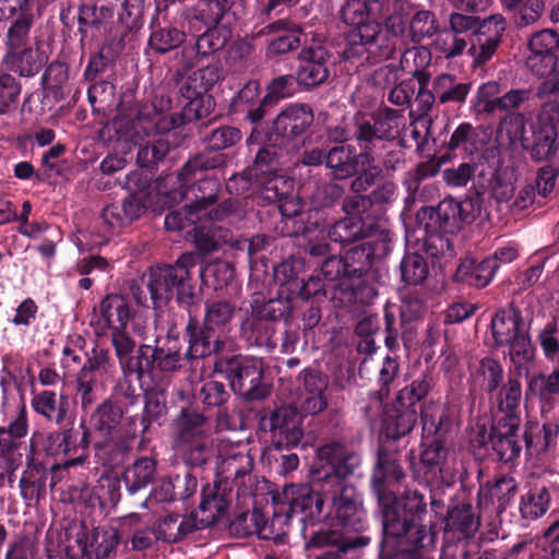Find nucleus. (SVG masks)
<instances>
[{
  "mask_svg": "<svg viewBox=\"0 0 559 559\" xmlns=\"http://www.w3.org/2000/svg\"><path fill=\"white\" fill-rule=\"evenodd\" d=\"M361 464L359 453L345 442L330 440L317 449L313 480L338 523L356 533L365 528L367 513L362 497L349 478Z\"/></svg>",
  "mask_w": 559,
  "mask_h": 559,
  "instance_id": "f257e3e1",
  "label": "nucleus"
},
{
  "mask_svg": "<svg viewBox=\"0 0 559 559\" xmlns=\"http://www.w3.org/2000/svg\"><path fill=\"white\" fill-rule=\"evenodd\" d=\"M405 472L384 444L377 450V461L371 475V491L374 496L381 523H388L392 532L417 520H425L428 514L426 496L418 489L406 488L401 495L390 489V483H401Z\"/></svg>",
  "mask_w": 559,
  "mask_h": 559,
  "instance_id": "f03ea898",
  "label": "nucleus"
},
{
  "mask_svg": "<svg viewBox=\"0 0 559 559\" xmlns=\"http://www.w3.org/2000/svg\"><path fill=\"white\" fill-rule=\"evenodd\" d=\"M195 307L186 308L188 321L185 326L183 340L188 344L185 357L188 360L206 359L213 352L236 346V342L227 334L231 330V321L236 307L228 300H207L204 316L200 320Z\"/></svg>",
  "mask_w": 559,
  "mask_h": 559,
  "instance_id": "7ed1b4c3",
  "label": "nucleus"
},
{
  "mask_svg": "<svg viewBox=\"0 0 559 559\" xmlns=\"http://www.w3.org/2000/svg\"><path fill=\"white\" fill-rule=\"evenodd\" d=\"M224 79L218 61L202 67L189 74L179 84V112L166 116L156 112L154 127L158 132L171 131L180 126L209 117L215 109V99L210 91Z\"/></svg>",
  "mask_w": 559,
  "mask_h": 559,
  "instance_id": "20e7f679",
  "label": "nucleus"
},
{
  "mask_svg": "<svg viewBox=\"0 0 559 559\" xmlns=\"http://www.w3.org/2000/svg\"><path fill=\"white\" fill-rule=\"evenodd\" d=\"M138 413H128L126 408L105 400L91 415V426L105 438L96 444L97 455L103 464L116 467L123 464L138 439Z\"/></svg>",
  "mask_w": 559,
  "mask_h": 559,
  "instance_id": "39448f33",
  "label": "nucleus"
},
{
  "mask_svg": "<svg viewBox=\"0 0 559 559\" xmlns=\"http://www.w3.org/2000/svg\"><path fill=\"white\" fill-rule=\"evenodd\" d=\"M212 357L213 373L226 380L234 394L246 402L269 396L270 386L264 381L265 365L262 358L239 353L237 345L213 352Z\"/></svg>",
  "mask_w": 559,
  "mask_h": 559,
  "instance_id": "423d86ee",
  "label": "nucleus"
},
{
  "mask_svg": "<svg viewBox=\"0 0 559 559\" xmlns=\"http://www.w3.org/2000/svg\"><path fill=\"white\" fill-rule=\"evenodd\" d=\"M198 259L195 253L186 252L174 264L159 263L148 267L146 286L155 308L166 305L174 296L183 309L201 302L191 277V269Z\"/></svg>",
  "mask_w": 559,
  "mask_h": 559,
  "instance_id": "0eeeda50",
  "label": "nucleus"
},
{
  "mask_svg": "<svg viewBox=\"0 0 559 559\" xmlns=\"http://www.w3.org/2000/svg\"><path fill=\"white\" fill-rule=\"evenodd\" d=\"M273 276L278 287L277 296L269 300L283 301L292 313L295 299L324 302L335 297V285L325 283L319 274H308L300 257L292 255L274 265Z\"/></svg>",
  "mask_w": 559,
  "mask_h": 559,
  "instance_id": "6e6552de",
  "label": "nucleus"
},
{
  "mask_svg": "<svg viewBox=\"0 0 559 559\" xmlns=\"http://www.w3.org/2000/svg\"><path fill=\"white\" fill-rule=\"evenodd\" d=\"M240 323V337L249 347L272 353L278 346L281 321L290 320L289 307L278 300H254Z\"/></svg>",
  "mask_w": 559,
  "mask_h": 559,
  "instance_id": "1a4fd4ad",
  "label": "nucleus"
},
{
  "mask_svg": "<svg viewBox=\"0 0 559 559\" xmlns=\"http://www.w3.org/2000/svg\"><path fill=\"white\" fill-rule=\"evenodd\" d=\"M404 122L403 110L380 106L374 110L357 111L352 118L353 134L359 150L376 156L377 145L393 142L400 136Z\"/></svg>",
  "mask_w": 559,
  "mask_h": 559,
  "instance_id": "9d476101",
  "label": "nucleus"
},
{
  "mask_svg": "<svg viewBox=\"0 0 559 559\" xmlns=\"http://www.w3.org/2000/svg\"><path fill=\"white\" fill-rule=\"evenodd\" d=\"M491 333L498 347H508L509 356L516 366L520 376L521 362L534 359L535 348L522 311L511 301L507 307L496 311L490 322Z\"/></svg>",
  "mask_w": 559,
  "mask_h": 559,
  "instance_id": "9b49d317",
  "label": "nucleus"
},
{
  "mask_svg": "<svg viewBox=\"0 0 559 559\" xmlns=\"http://www.w3.org/2000/svg\"><path fill=\"white\" fill-rule=\"evenodd\" d=\"M514 128V135H520V142L531 159L535 163L546 162L557 153L558 129L552 117L539 115L536 120L525 122L521 112L508 116Z\"/></svg>",
  "mask_w": 559,
  "mask_h": 559,
  "instance_id": "f8f14e48",
  "label": "nucleus"
},
{
  "mask_svg": "<svg viewBox=\"0 0 559 559\" xmlns=\"http://www.w3.org/2000/svg\"><path fill=\"white\" fill-rule=\"evenodd\" d=\"M242 139L239 128L229 124H219L211 128L203 136L205 150L190 157L180 169V178L190 181L197 171H207L226 165L227 156L221 151L230 148Z\"/></svg>",
  "mask_w": 559,
  "mask_h": 559,
  "instance_id": "ddd939ff",
  "label": "nucleus"
},
{
  "mask_svg": "<svg viewBox=\"0 0 559 559\" xmlns=\"http://www.w3.org/2000/svg\"><path fill=\"white\" fill-rule=\"evenodd\" d=\"M306 417L301 414L299 405L284 404L264 412L259 418V428L270 433V442L274 449L292 450L302 443V419Z\"/></svg>",
  "mask_w": 559,
  "mask_h": 559,
  "instance_id": "4468645a",
  "label": "nucleus"
},
{
  "mask_svg": "<svg viewBox=\"0 0 559 559\" xmlns=\"http://www.w3.org/2000/svg\"><path fill=\"white\" fill-rule=\"evenodd\" d=\"M333 66V53L322 40L314 36L305 38L294 71L297 86L304 92H312L324 85L331 76Z\"/></svg>",
  "mask_w": 559,
  "mask_h": 559,
  "instance_id": "2eb2a0df",
  "label": "nucleus"
},
{
  "mask_svg": "<svg viewBox=\"0 0 559 559\" xmlns=\"http://www.w3.org/2000/svg\"><path fill=\"white\" fill-rule=\"evenodd\" d=\"M115 150L128 154L140 145V100L138 99L136 76L126 83L120 93L117 114L111 121Z\"/></svg>",
  "mask_w": 559,
  "mask_h": 559,
  "instance_id": "dca6fc26",
  "label": "nucleus"
},
{
  "mask_svg": "<svg viewBox=\"0 0 559 559\" xmlns=\"http://www.w3.org/2000/svg\"><path fill=\"white\" fill-rule=\"evenodd\" d=\"M480 212V199L476 194H466L463 200L449 197L437 206H423L417 217L432 227H441L448 233H457L464 224L473 223Z\"/></svg>",
  "mask_w": 559,
  "mask_h": 559,
  "instance_id": "f3484780",
  "label": "nucleus"
},
{
  "mask_svg": "<svg viewBox=\"0 0 559 559\" xmlns=\"http://www.w3.org/2000/svg\"><path fill=\"white\" fill-rule=\"evenodd\" d=\"M402 528L389 530L388 523H382V539L377 559H419L428 537V526L425 520L403 524Z\"/></svg>",
  "mask_w": 559,
  "mask_h": 559,
  "instance_id": "a211bd4d",
  "label": "nucleus"
},
{
  "mask_svg": "<svg viewBox=\"0 0 559 559\" xmlns=\"http://www.w3.org/2000/svg\"><path fill=\"white\" fill-rule=\"evenodd\" d=\"M314 123L310 104L295 102L285 104L267 123V139L278 141L286 147L305 139Z\"/></svg>",
  "mask_w": 559,
  "mask_h": 559,
  "instance_id": "6ab92c4d",
  "label": "nucleus"
},
{
  "mask_svg": "<svg viewBox=\"0 0 559 559\" xmlns=\"http://www.w3.org/2000/svg\"><path fill=\"white\" fill-rule=\"evenodd\" d=\"M393 234L389 229H381L377 237L354 246L345 251L344 259L347 280L361 276H374L379 272L374 262L384 259L392 250Z\"/></svg>",
  "mask_w": 559,
  "mask_h": 559,
  "instance_id": "aec40b11",
  "label": "nucleus"
},
{
  "mask_svg": "<svg viewBox=\"0 0 559 559\" xmlns=\"http://www.w3.org/2000/svg\"><path fill=\"white\" fill-rule=\"evenodd\" d=\"M121 187L126 191L121 205L108 204L100 212L102 226L109 235L119 234L140 218V171L127 174Z\"/></svg>",
  "mask_w": 559,
  "mask_h": 559,
  "instance_id": "412c9836",
  "label": "nucleus"
},
{
  "mask_svg": "<svg viewBox=\"0 0 559 559\" xmlns=\"http://www.w3.org/2000/svg\"><path fill=\"white\" fill-rule=\"evenodd\" d=\"M241 456L249 455L238 453L226 457L222 463V473L225 474L224 478L215 480L212 487L206 485L202 489V497L198 508L201 513L206 514L205 518L201 519L202 527L216 523L226 512L231 492L228 479L242 462L240 461Z\"/></svg>",
  "mask_w": 559,
  "mask_h": 559,
  "instance_id": "4be33fe9",
  "label": "nucleus"
},
{
  "mask_svg": "<svg viewBox=\"0 0 559 559\" xmlns=\"http://www.w3.org/2000/svg\"><path fill=\"white\" fill-rule=\"evenodd\" d=\"M90 443L91 430L82 419L78 428L71 426L70 428L49 432L43 442V450L49 456H59L80 449L83 453L75 457L67 459L63 461V465L64 467L83 466L87 461V455L84 451L88 448Z\"/></svg>",
  "mask_w": 559,
  "mask_h": 559,
  "instance_id": "5701e85b",
  "label": "nucleus"
},
{
  "mask_svg": "<svg viewBox=\"0 0 559 559\" xmlns=\"http://www.w3.org/2000/svg\"><path fill=\"white\" fill-rule=\"evenodd\" d=\"M522 419H492L488 432L491 454L498 462L514 464L524 445Z\"/></svg>",
  "mask_w": 559,
  "mask_h": 559,
  "instance_id": "b1692460",
  "label": "nucleus"
},
{
  "mask_svg": "<svg viewBox=\"0 0 559 559\" xmlns=\"http://www.w3.org/2000/svg\"><path fill=\"white\" fill-rule=\"evenodd\" d=\"M300 535L305 542V550L337 549L342 545L346 547H366L370 544V537L364 535H347L343 531L320 523V520L307 523L306 518H300Z\"/></svg>",
  "mask_w": 559,
  "mask_h": 559,
  "instance_id": "393cba45",
  "label": "nucleus"
},
{
  "mask_svg": "<svg viewBox=\"0 0 559 559\" xmlns=\"http://www.w3.org/2000/svg\"><path fill=\"white\" fill-rule=\"evenodd\" d=\"M361 37L369 45V55L374 63L395 58L406 50L407 35L402 33L397 24H386L381 19L377 23L362 26Z\"/></svg>",
  "mask_w": 559,
  "mask_h": 559,
  "instance_id": "a878e982",
  "label": "nucleus"
},
{
  "mask_svg": "<svg viewBox=\"0 0 559 559\" xmlns=\"http://www.w3.org/2000/svg\"><path fill=\"white\" fill-rule=\"evenodd\" d=\"M300 390L299 406L302 415L316 416L328 407L329 377L320 368L309 366L297 376Z\"/></svg>",
  "mask_w": 559,
  "mask_h": 559,
  "instance_id": "bb28decb",
  "label": "nucleus"
},
{
  "mask_svg": "<svg viewBox=\"0 0 559 559\" xmlns=\"http://www.w3.org/2000/svg\"><path fill=\"white\" fill-rule=\"evenodd\" d=\"M204 173L197 171L190 181L185 182L181 180L179 171L177 176L179 191L170 192L174 194L170 197L174 201L177 200V195L180 201L190 200L189 204L192 205V210H197L203 217H205L207 209L217 203L221 188L218 178L203 175Z\"/></svg>",
  "mask_w": 559,
  "mask_h": 559,
  "instance_id": "cd10ccee",
  "label": "nucleus"
},
{
  "mask_svg": "<svg viewBox=\"0 0 559 559\" xmlns=\"http://www.w3.org/2000/svg\"><path fill=\"white\" fill-rule=\"evenodd\" d=\"M519 486L514 477L499 475L479 485L477 508L489 518L499 516L514 500Z\"/></svg>",
  "mask_w": 559,
  "mask_h": 559,
  "instance_id": "c85d7f7f",
  "label": "nucleus"
},
{
  "mask_svg": "<svg viewBox=\"0 0 559 559\" xmlns=\"http://www.w3.org/2000/svg\"><path fill=\"white\" fill-rule=\"evenodd\" d=\"M261 34L267 36L265 55L270 59L302 48L305 38H308L301 27L288 19H278L266 24L261 29Z\"/></svg>",
  "mask_w": 559,
  "mask_h": 559,
  "instance_id": "c756f323",
  "label": "nucleus"
},
{
  "mask_svg": "<svg viewBox=\"0 0 559 559\" xmlns=\"http://www.w3.org/2000/svg\"><path fill=\"white\" fill-rule=\"evenodd\" d=\"M481 514H476L471 501L453 498L442 519L444 533L457 540L469 539L479 530Z\"/></svg>",
  "mask_w": 559,
  "mask_h": 559,
  "instance_id": "7c9ffc66",
  "label": "nucleus"
},
{
  "mask_svg": "<svg viewBox=\"0 0 559 559\" xmlns=\"http://www.w3.org/2000/svg\"><path fill=\"white\" fill-rule=\"evenodd\" d=\"M155 345L142 344V361L145 360L146 368L152 372L155 369L160 371H174L180 367L181 346L178 334L170 329L165 340L157 336Z\"/></svg>",
  "mask_w": 559,
  "mask_h": 559,
  "instance_id": "2f4dec72",
  "label": "nucleus"
},
{
  "mask_svg": "<svg viewBox=\"0 0 559 559\" xmlns=\"http://www.w3.org/2000/svg\"><path fill=\"white\" fill-rule=\"evenodd\" d=\"M421 448L419 455L420 471L417 472L415 463L411 462L414 478L426 484H436L443 480L444 467L450 454L448 443H442L440 440L423 439Z\"/></svg>",
  "mask_w": 559,
  "mask_h": 559,
  "instance_id": "473e14b6",
  "label": "nucleus"
},
{
  "mask_svg": "<svg viewBox=\"0 0 559 559\" xmlns=\"http://www.w3.org/2000/svg\"><path fill=\"white\" fill-rule=\"evenodd\" d=\"M506 31V19L500 15H491L483 20L477 34L474 36L469 51L474 56V62L485 64L496 53Z\"/></svg>",
  "mask_w": 559,
  "mask_h": 559,
  "instance_id": "72a5a7b5",
  "label": "nucleus"
},
{
  "mask_svg": "<svg viewBox=\"0 0 559 559\" xmlns=\"http://www.w3.org/2000/svg\"><path fill=\"white\" fill-rule=\"evenodd\" d=\"M376 162V156L369 155L353 144L329 145L328 169L331 179L347 180L357 175L360 163Z\"/></svg>",
  "mask_w": 559,
  "mask_h": 559,
  "instance_id": "f704fd0d",
  "label": "nucleus"
},
{
  "mask_svg": "<svg viewBox=\"0 0 559 559\" xmlns=\"http://www.w3.org/2000/svg\"><path fill=\"white\" fill-rule=\"evenodd\" d=\"M28 448L26 465L20 478L19 487L25 500L38 502L40 498L46 496L50 471L56 467V464H52L49 468L46 467V465L36 457L34 442H31Z\"/></svg>",
  "mask_w": 559,
  "mask_h": 559,
  "instance_id": "c9c22d12",
  "label": "nucleus"
},
{
  "mask_svg": "<svg viewBox=\"0 0 559 559\" xmlns=\"http://www.w3.org/2000/svg\"><path fill=\"white\" fill-rule=\"evenodd\" d=\"M28 433L27 409L24 399L17 402V414L8 426H0V457L23 459L22 450L26 449L23 441Z\"/></svg>",
  "mask_w": 559,
  "mask_h": 559,
  "instance_id": "e433bc0d",
  "label": "nucleus"
},
{
  "mask_svg": "<svg viewBox=\"0 0 559 559\" xmlns=\"http://www.w3.org/2000/svg\"><path fill=\"white\" fill-rule=\"evenodd\" d=\"M146 107L142 105V134L150 136L151 134L157 135L152 140L144 143L142 140V177L147 178L144 171H147L153 177V170L156 166L164 162L165 157L170 151V143L165 138V134L169 131L158 132L154 127L156 121V114L151 118L144 114Z\"/></svg>",
  "mask_w": 559,
  "mask_h": 559,
  "instance_id": "4c0bfd02",
  "label": "nucleus"
},
{
  "mask_svg": "<svg viewBox=\"0 0 559 559\" xmlns=\"http://www.w3.org/2000/svg\"><path fill=\"white\" fill-rule=\"evenodd\" d=\"M229 10L228 0H198L183 10L182 16L190 33H200L203 28L217 26Z\"/></svg>",
  "mask_w": 559,
  "mask_h": 559,
  "instance_id": "58836bf2",
  "label": "nucleus"
},
{
  "mask_svg": "<svg viewBox=\"0 0 559 559\" xmlns=\"http://www.w3.org/2000/svg\"><path fill=\"white\" fill-rule=\"evenodd\" d=\"M380 326V332L384 335V345L392 354L400 350L401 343L407 345L415 334V326L406 323L396 304H385Z\"/></svg>",
  "mask_w": 559,
  "mask_h": 559,
  "instance_id": "ea45409f",
  "label": "nucleus"
},
{
  "mask_svg": "<svg viewBox=\"0 0 559 559\" xmlns=\"http://www.w3.org/2000/svg\"><path fill=\"white\" fill-rule=\"evenodd\" d=\"M526 395L537 397L542 418L551 419V414L559 405V368L549 374L538 373L528 379Z\"/></svg>",
  "mask_w": 559,
  "mask_h": 559,
  "instance_id": "a19ab883",
  "label": "nucleus"
},
{
  "mask_svg": "<svg viewBox=\"0 0 559 559\" xmlns=\"http://www.w3.org/2000/svg\"><path fill=\"white\" fill-rule=\"evenodd\" d=\"M261 84L258 80H249L231 98L229 110L243 115L252 124L260 123L269 114L267 107H262Z\"/></svg>",
  "mask_w": 559,
  "mask_h": 559,
  "instance_id": "79ce46f5",
  "label": "nucleus"
},
{
  "mask_svg": "<svg viewBox=\"0 0 559 559\" xmlns=\"http://www.w3.org/2000/svg\"><path fill=\"white\" fill-rule=\"evenodd\" d=\"M381 229L376 224H366L362 216H344L329 226L326 237L340 245H350L366 238H374Z\"/></svg>",
  "mask_w": 559,
  "mask_h": 559,
  "instance_id": "37998d69",
  "label": "nucleus"
},
{
  "mask_svg": "<svg viewBox=\"0 0 559 559\" xmlns=\"http://www.w3.org/2000/svg\"><path fill=\"white\" fill-rule=\"evenodd\" d=\"M420 413L415 408L396 405L392 402L383 409L382 435L388 440H400L408 436L415 428Z\"/></svg>",
  "mask_w": 559,
  "mask_h": 559,
  "instance_id": "c03bdc74",
  "label": "nucleus"
},
{
  "mask_svg": "<svg viewBox=\"0 0 559 559\" xmlns=\"http://www.w3.org/2000/svg\"><path fill=\"white\" fill-rule=\"evenodd\" d=\"M120 479L108 478L106 485L100 486L102 493L97 492L95 488L90 487L88 484L81 481L76 485L69 487V492L72 501H78L86 507L95 508L97 504L100 507L110 503L116 506L120 500Z\"/></svg>",
  "mask_w": 559,
  "mask_h": 559,
  "instance_id": "a18cd8bd",
  "label": "nucleus"
},
{
  "mask_svg": "<svg viewBox=\"0 0 559 559\" xmlns=\"http://www.w3.org/2000/svg\"><path fill=\"white\" fill-rule=\"evenodd\" d=\"M178 444L181 459L190 468L205 469L217 465L218 449L211 436L179 441Z\"/></svg>",
  "mask_w": 559,
  "mask_h": 559,
  "instance_id": "49530a36",
  "label": "nucleus"
},
{
  "mask_svg": "<svg viewBox=\"0 0 559 559\" xmlns=\"http://www.w3.org/2000/svg\"><path fill=\"white\" fill-rule=\"evenodd\" d=\"M120 4L118 11V27L120 36L118 41L127 46L128 52L138 55L140 32V0H117Z\"/></svg>",
  "mask_w": 559,
  "mask_h": 559,
  "instance_id": "de8ad7c7",
  "label": "nucleus"
},
{
  "mask_svg": "<svg viewBox=\"0 0 559 559\" xmlns=\"http://www.w3.org/2000/svg\"><path fill=\"white\" fill-rule=\"evenodd\" d=\"M439 134L441 152L443 154H451L452 158L456 156V152L463 155L473 156L479 150V132L471 122H461L450 134Z\"/></svg>",
  "mask_w": 559,
  "mask_h": 559,
  "instance_id": "09e8293b",
  "label": "nucleus"
},
{
  "mask_svg": "<svg viewBox=\"0 0 559 559\" xmlns=\"http://www.w3.org/2000/svg\"><path fill=\"white\" fill-rule=\"evenodd\" d=\"M385 0H346L341 8L342 21L353 29L362 28L381 19Z\"/></svg>",
  "mask_w": 559,
  "mask_h": 559,
  "instance_id": "8fccbe9b",
  "label": "nucleus"
},
{
  "mask_svg": "<svg viewBox=\"0 0 559 559\" xmlns=\"http://www.w3.org/2000/svg\"><path fill=\"white\" fill-rule=\"evenodd\" d=\"M151 35L147 41L146 55L151 51L165 53L178 48L186 40V33L168 21H160L159 16H152L150 24Z\"/></svg>",
  "mask_w": 559,
  "mask_h": 559,
  "instance_id": "3c124183",
  "label": "nucleus"
},
{
  "mask_svg": "<svg viewBox=\"0 0 559 559\" xmlns=\"http://www.w3.org/2000/svg\"><path fill=\"white\" fill-rule=\"evenodd\" d=\"M69 397L61 393L59 396L52 390L35 393L31 401L34 412L48 421L62 426L69 419Z\"/></svg>",
  "mask_w": 559,
  "mask_h": 559,
  "instance_id": "603ef678",
  "label": "nucleus"
},
{
  "mask_svg": "<svg viewBox=\"0 0 559 559\" xmlns=\"http://www.w3.org/2000/svg\"><path fill=\"white\" fill-rule=\"evenodd\" d=\"M496 273L493 261L486 258L477 261L472 257H466L461 260L453 280L472 287L485 288L492 282Z\"/></svg>",
  "mask_w": 559,
  "mask_h": 559,
  "instance_id": "864d4df0",
  "label": "nucleus"
},
{
  "mask_svg": "<svg viewBox=\"0 0 559 559\" xmlns=\"http://www.w3.org/2000/svg\"><path fill=\"white\" fill-rule=\"evenodd\" d=\"M557 492L554 485L535 484L521 496L519 510L523 519L534 521L547 513Z\"/></svg>",
  "mask_w": 559,
  "mask_h": 559,
  "instance_id": "5fc2aeb1",
  "label": "nucleus"
},
{
  "mask_svg": "<svg viewBox=\"0 0 559 559\" xmlns=\"http://www.w3.org/2000/svg\"><path fill=\"white\" fill-rule=\"evenodd\" d=\"M522 384L518 376L509 372L508 381L499 386L496 394L497 413L493 419H521Z\"/></svg>",
  "mask_w": 559,
  "mask_h": 559,
  "instance_id": "6e6d98bb",
  "label": "nucleus"
},
{
  "mask_svg": "<svg viewBox=\"0 0 559 559\" xmlns=\"http://www.w3.org/2000/svg\"><path fill=\"white\" fill-rule=\"evenodd\" d=\"M7 67L21 76L36 75L47 62V56L38 48L23 47L7 51L3 58Z\"/></svg>",
  "mask_w": 559,
  "mask_h": 559,
  "instance_id": "4d7b16f0",
  "label": "nucleus"
},
{
  "mask_svg": "<svg viewBox=\"0 0 559 559\" xmlns=\"http://www.w3.org/2000/svg\"><path fill=\"white\" fill-rule=\"evenodd\" d=\"M284 148L286 146L278 141L269 140V143L258 148L251 164L248 166L259 178L281 174L284 165Z\"/></svg>",
  "mask_w": 559,
  "mask_h": 559,
  "instance_id": "13d9d810",
  "label": "nucleus"
},
{
  "mask_svg": "<svg viewBox=\"0 0 559 559\" xmlns=\"http://www.w3.org/2000/svg\"><path fill=\"white\" fill-rule=\"evenodd\" d=\"M559 433V423L545 421L540 426L537 421H526L523 426L522 438L530 454L547 451Z\"/></svg>",
  "mask_w": 559,
  "mask_h": 559,
  "instance_id": "bf43d9fd",
  "label": "nucleus"
},
{
  "mask_svg": "<svg viewBox=\"0 0 559 559\" xmlns=\"http://www.w3.org/2000/svg\"><path fill=\"white\" fill-rule=\"evenodd\" d=\"M98 323L104 322V328L112 331L126 330L130 320V308L126 298L121 295H107L99 304Z\"/></svg>",
  "mask_w": 559,
  "mask_h": 559,
  "instance_id": "052dcab7",
  "label": "nucleus"
},
{
  "mask_svg": "<svg viewBox=\"0 0 559 559\" xmlns=\"http://www.w3.org/2000/svg\"><path fill=\"white\" fill-rule=\"evenodd\" d=\"M19 1V13L12 21L5 35L7 51L16 50L27 46L29 33L35 17L28 8V0Z\"/></svg>",
  "mask_w": 559,
  "mask_h": 559,
  "instance_id": "680f3d73",
  "label": "nucleus"
},
{
  "mask_svg": "<svg viewBox=\"0 0 559 559\" xmlns=\"http://www.w3.org/2000/svg\"><path fill=\"white\" fill-rule=\"evenodd\" d=\"M420 419L424 440H440L448 443V437L454 428V415L449 407H441L431 414L423 412Z\"/></svg>",
  "mask_w": 559,
  "mask_h": 559,
  "instance_id": "e2e57ef3",
  "label": "nucleus"
},
{
  "mask_svg": "<svg viewBox=\"0 0 559 559\" xmlns=\"http://www.w3.org/2000/svg\"><path fill=\"white\" fill-rule=\"evenodd\" d=\"M317 491L310 489H304L296 498H293L292 502L286 506L293 518L300 516L306 518L307 523L317 522L320 520L323 507L326 503L325 498L322 496L320 486L312 479Z\"/></svg>",
  "mask_w": 559,
  "mask_h": 559,
  "instance_id": "0e129e2a",
  "label": "nucleus"
},
{
  "mask_svg": "<svg viewBox=\"0 0 559 559\" xmlns=\"http://www.w3.org/2000/svg\"><path fill=\"white\" fill-rule=\"evenodd\" d=\"M41 85L46 97L55 102L64 99L70 94L69 66L60 60L49 63L41 76Z\"/></svg>",
  "mask_w": 559,
  "mask_h": 559,
  "instance_id": "69168bd1",
  "label": "nucleus"
},
{
  "mask_svg": "<svg viewBox=\"0 0 559 559\" xmlns=\"http://www.w3.org/2000/svg\"><path fill=\"white\" fill-rule=\"evenodd\" d=\"M120 55L130 56L132 61H135L136 63V56L132 55L131 52H128L127 46L122 45L118 40H110L105 43L99 51L92 56L88 64L84 71V76L88 81H95L96 78L104 73L109 64L114 62L116 58H118Z\"/></svg>",
  "mask_w": 559,
  "mask_h": 559,
  "instance_id": "338daca9",
  "label": "nucleus"
},
{
  "mask_svg": "<svg viewBox=\"0 0 559 559\" xmlns=\"http://www.w3.org/2000/svg\"><path fill=\"white\" fill-rule=\"evenodd\" d=\"M118 542L119 533L117 530L96 527L86 536L82 550L87 559H104L109 557Z\"/></svg>",
  "mask_w": 559,
  "mask_h": 559,
  "instance_id": "774afa93",
  "label": "nucleus"
}]
</instances>
